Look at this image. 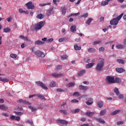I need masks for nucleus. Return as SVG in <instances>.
Instances as JSON below:
<instances>
[{"label":"nucleus","instance_id":"nucleus-11","mask_svg":"<svg viewBox=\"0 0 126 126\" xmlns=\"http://www.w3.org/2000/svg\"><path fill=\"white\" fill-rule=\"evenodd\" d=\"M86 116H88V117H89L90 118H92L94 115H95V112H91L88 111L86 113Z\"/></svg>","mask_w":126,"mask_h":126},{"label":"nucleus","instance_id":"nucleus-5","mask_svg":"<svg viewBox=\"0 0 126 126\" xmlns=\"http://www.w3.org/2000/svg\"><path fill=\"white\" fill-rule=\"evenodd\" d=\"M36 85L37 86H40V87H42L43 89H44V90H48V87L45 85L43 82H40V81H37L36 82Z\"/></svg>","mask_w":126,"mask_h":126},{"label":"nucleus","instance_id":"nucleus-19","mask_svg":"<svg viewBox=\"0 0 126 126\" xmlns=\"http://www.w3.org/2000/svg\"><path fill=\"white\" fill-rule=\"evenodd\" d=\"M85 73H86V71L85 70H82L79 72L78 75L79 76H82V75H84Z\"/></svg>","mask_w":126,"mask_h":126},{"label":"nucleus","instance_id":"nucleus-54","mask_svg":"<svg viewBox=\"0 0 126 126\" xmlns=\"http://www.w3.org/2000/svg\"><path fill=\"white\" fill-rule=\"evenodd\" d=\"M53 41H54V39L53 38H49V39H47V40L48 43H51V42H53Z\"/></svg>","mask_w":126,"mask_h":126},{"label":"nucleus","instance_id":"nucleus-32","mask_svg":"<svg viewBox=\"0 0 126 126\" xmlns=\"http://www.w3.org/2000/svg\"><path fill=\"white\" fill-rule=\"evenodd\" d=\"M56 84L54 81H51L50 84V87H56Z\"/></svg>","mask_w":126,"mask_h":126},{"label":"nucleus","instance_id":"nucleus-20","mask_svg":"<svg viewBox=\"0 0 126 126\" xmlns=\"http://www.w3.org/2000/svg\"><path fill=\"white\" fill-rule=\"evenodd\" d=\"M43 44H45V42L39 40L35 42V45H43Z\"/></svg>","mask_w":126,"mask_h":126},{"label":"nucleus","instance_id":"nucleus-18","mask_svg":"<svg viewBox=\"0 0 126 126\" xmlns=\"http://www.w3.org/2000/svg\"><path fill=\"white\" fill-rule=\"evenodd\" d=\"M95 64V63H89L86 65V68H90L93 66Z\"/></svg>","mask_w":126,"mask_h":126},{"label":"nucleus","instance_id":"nucleus-10","mask_svg":"<svg viewBox=\"0 0 126 126\" xmlns=\"http://www.w3.org/2000/svg\"><path fill=\"white\" fill-rule=\"evenodd\" d=\"M52 76L53 77H60V76H63V73H53L51 74Z\"/></svg>","mask_w":126,"mask_h":126},{"label":"nucleus","instance_id":"nucleus-34","mask_svg":"<svg viewBox=\"0 0 126 126\" xmlns=\"http://www.w3.org/2000/svg\"><path fill=\"white\" fill-rule=\"evenodd\" d=\"M116 48H117L118 50H120L121 49H123V48H124V46L122 44H117L116 46Z\"/></svg>","mask_w":126,"mask_h":126},{"label":"nucleus","instance_id":"nucleus-14","mask_svg":"<svg viewBox=\"0 0 126 126\" xmlns=\"http://www.w3.org/2000/svg\"><path fill=\"white\" fill-rule=\"evenodd\" d=\"M86 100H88V101L86 102L87 105H89L93 104V98H90L88 99H86Z\"/></svg>","mask_w":126,"mask_h":126},{"label":"nucleus","instance_id":"nucleus-49","mask_svg":"<svg viewBox=\"0 0 126 126\" xmlns=\"http://www.w3.org/2000/svg\"><path fill=\"white\" fill-rule=\"evenodd\" d=\"M2 115V116H4V117H6L7 118H8L9 117V115H8V114L6 113H3Z\"/></svg>","mask_w":126,"mask_h":126},{"label":"nucleus","instance_id":"nucleus-48","mask_svg":"<svg viewBox=\"0 0 126 126\" xmlns=\"http://www.w3.org/2000/svg\"><path fill=\"white\" fill-rule=\"evenodd\" d=\"M73 96H79V92H76L74 93L73 94Z\"/></svg>","mask_w":126,"mask_h":126},{"label":"nucleus","instance_id":"nucleus-47","mask_svg":"<svg viewBox=\"0 0 126 126\" xmlns=\"http://www.w3.org/2000/svg\"><path fill=\"white\" fill-rule=\"evenodd\" d=\"M62 65H59L56 67V70H60V69H62Z\"/></svg>","mask_w":126,"mask_h":126},{"label":"nucleus","instance_id":"nucleus-31","mask_svg":"<svg viewBox=\"0 0 126 126\" xmlns=\"http://www.w3.org/2000/svg\"><path fill=\"white\" fill-rule=\"evenodd\" d=\"M62 12L63 14L64 15V14H65V13H66V8L65 7H62Z\"/></svg>","mask_w":126,"mask_h":126},{"label":"nucleus","instance_id":"nucleus-1","mask_svg":"<svg viewBox=\"0 0 126 126\" xmlns=\"http://www.w3.org/2000/svg\"><path fill=\"white\" fill-rule=\"evenodd\" d=\"M44 25H45V21H41L37 24L32 25L31 27V29L33 31H37V30H40V29H42V28L44 27Z\"/></svg>","mask_w":126,"mask_h":126},{"label":"nucleus","instance_id":"nucleus-4","mask_svg":"<svg viewBox=\"0 0 126 126\" xmlns=\"http://www.w3.org/2000/svg\"><path fill=\"white\" fill-rule=\"evenodd\" d=\"M105 81L108 84H113V83H115V77L114 76H107L106 77Z\"/></svg>","mask_w":126,"mask_h":126},{"label":"nucleus","instance_id":"nucleus-13","mask_svg":"<svg viewBox=\"0 0 126 126\" xmlns=\"http://www.w3.org/2000/svg\"><path fill=\"white\" fill-rule=\"evenodd\" d=\"M116 71H117V72H119V73H123V72H125V71H126V70L122 67L121 68H116Z\"/></svg>","mask_w":126,"mask_h":126},{"label":"nucleus","instance_id":"nucleus-28","mask_svg":"<svg viewBox=\"0 0 126 126\" xmlns=\"http://www.w3.org/2000/svg\"><path fill=\"white\" fill-rule=\"evenodd\" d=\"M70 30L71 32H75L76 31V27L75 26H72L70 28Z\"/></svg>","mask_w":126,"mask_h":126},{"label":"nucleus","instance_id":"nucleus-64","mask_svg":"<svg viewBox=\"0 0 126 126\" xmlns=\"http://www.w3.org/2000/svg\"><path fill=\"white\" fill-rule=\"evenodd\" d=\"M120 7L121 8H126V4H123L120 6Z\"/></svg>","mask_w":126,"mask_h":126},{"label":"nucleus","instance_id":"nucleus-25","mask_svg":"<svg viewBox=\"0 0 126 126\" xmlns=\"http://www.w3.org/2000/svg\"><path fill=\"white\" fill-rule=\"evenodd\" d=\"M75 51H80L81 50V47L78 46L77 44H75L74 46Z\"/></svg>","mask_w":126,"mask_h":126},{"label":"nucleus","instance_id":"nucleus-9","mask_svg":"<svg viewBox=\"0 0 126 126\" xmlns=\"http://www.w3.org/2000/svg\"><path fill=\"white\" fill-rule=\"evenodd\" d=\"M54 8H50L49 9H48L47 11L46 12V15H47V16H50V15H51V14H54Z\"/></svg>","mask_w":126,"mask_h":126},{"label":"nucleus","instance_id":"nucleus-7","mask_svg":"<svg viewBox=\"0 0 126 126\" xmlns=\"http://www.w3.org/2000/svg\"><path fill=\"white\" fill-rule=\"evenodd\" d=\"M34 54L36 55V56H37V57H38L39 58H44L45 57V54H44V53L41 52L39 50L34 52Z\"/></svg>","mask_w":126,"mask_h":126},{"label":"nucleus","instance_id":"nucleus-55","mask_svg":"<svg viewBox=\"0 0 126 126\" xmlns=\"http://www.w3.org/2000/svg\"><path fill=\"white\" fill-rule=\"evenodd\" d=\"M10 120H11L12 121H13V120H15V116H13V115H12L10 117Z\"/></svg>","mask_w":126,"mask_h":126},{"label":"nucleus","instance_id":"nucleus-27","mask_svg":"<svg viewBox=\"0 0 126 126\" xmlns=\"http://www.w3.org/2000/svg\"><path fill=\"white\" fill-rule=\"evenodd\" d=\"M0 81H2V82H8V81H9V80L6 78H2L0 77Z\"/></svg>","mask_w":126,"mask_h":126},{"label":"nucleus","instance_id":"nucleus-62","mask_svg":"<svg viewBox=\"0 0 126 126\" xmlns=\"http://www.w3.org/2000/svg\"><path fill=\"white\" fill-rule=\"evenodd\" d=\"M23 13H24L25 14H29V11L28 10L26 11H23Z\"/></svg>","mask_w":126,"mask_h":126},{"label":"nucleus","instance_id":"nucleus-53","mask_svg":"<svg viewBox=\"0 0 126 126\" xmlns=\"http://www.w3.org/2000/svg\"><path fill=\"white\" fill-rule=\"evenodd\" d=\"M99 51L100 52H104L105 51V48L103 47H101L99 49Z\"/></svg>","mask_w":126,"mask_h":126},{"label":"nucleus","instance_id":"nucleus-29","mask_svg":"<svg viewBox=\"0 0 126 126\" xmlns=\"http://www.w3.org/2000/svg\"><path fill=\"white\" fill-rule=\"evenodd\" d=\"M36 18H38V19H43V18H44V15L42 14H38L36 16Z\"/></svg>","mask_w":126,"mask_h":126},{"label":"nucleus","instance_id":"nucleus-16","mask_svg":"<svg viewBox=\"0 0 126 126\" xmlns=\"http://www.w3.org/2000/svg\"><path fill=\"white\" fill-rule=\"evenodd\" d=\"M96 121H97L98 123H100V124H105V121H104L101 118H95Z\"/></svg>","mask_w":126,"mask_h":126},{"label":"nucleus","instance_id":"nucleus-56","mask_svg":"<svg viewBox=\"0 0 126 126\" xmlns=\"http://www.w3.org/2000/svg\"><path fill=\"white\" fill-rule=\"evenodd\" d=\"M62 39L63 40V42H66L67 41V40H68V37H63V38H62Z\"/></svg>","mask_w":126,"mask_h":126},{"label":"nucleus","instance_id":"nucleus-24","mask_svg":"<svg viewBox=\"0 0 126 126\" xmlns=\"http://www.w3.org/2000/svg\"><path fill=\"white\" fill-rule=\"evenodd\" d=\"M117 62L119 63H121L122 64H125V63H126L125 60L122 59H117Z\"/></svg>","mask_w":126,"mask_h":126},{"label":"nucleus","instance_id":"nucleus-8","mask_svg":"<svg viewBox=\"0 0 126 126\" xmlns=\"http://www.w3.org/2000/svg\"><path fill=\"white\" fill-rule=\"evenodd\" d=\"M56 122L57 123H60L62 125H64L65 126H66V125L68 124V122L64 120L58 119Z\"/></svg>","mask_w":126,"mask_h":126},{"label":"nucleus","instance_id":"nucleus-37","mask_svg":"<svg viewBox=\"0 0 126 126\" xmlns=\"http://www.w3.org/2000/svg\"><path fill=\"white\" fill-rule=\"evenodd\" d=\"M92 20H93V19H92V18H89L86 21V24H88V25H90V23H91V22H92Z\"/></svg>","mask_w":126,"mask_h":126},{"label":"nucleus","instance_id":"nucleus-61","mask_svg":"<svg viewBox=\"0 0 126 126\" xmlns=\"http://www.w3.org/2000/svg\"><path fill=\"white\" fill-rule=\"evenodd\" d=\"M71 103H78V100H77V99H73L71 100Z\"/></svg>","mask_w":126,"mask_h":126},{"label":"nucleus","instance_id":"nucleus-15","mask_svg":"<svg viewBox=\"0 0 126 126\" xmlns=\"http://www.w3.org/2000/svg\"><path fill=\"white\" fill-rule=\"evenodd\" d=\"M19 102L20 103H23V104H26V105H30L31 104L30 103H29L28 101H27L23 99H19Z\"/></svg>","mask_w":126,"mask_h":126},{"label":"nucleus","instance_id":"nucleus-23","mask_svg":"<svg viewBox=\"0 0 126 126\" xmlns=\"http://www.w3.org/2000/svg\"><path fill=\"white\" fill-rule=\"evenodd\" d=\"M36 96H37L38 98L40 99V100H46V98H45L43 95H42L40 94H37Z\"/></svg>","mask_w":126,"mask_h":126},{"label":"nucleus","instance_id":"nucleus-60","mask_svg":"<svg viewBox=\"0 0 126 126\" xmlns=\"http://www.w3.org/2000/svg\"><path fill=\"white\" fill-rule=\"evenodd\" d=\"M57 91H58V92H63L64 91L62 89H57Z\"/></svg>","mask_w":126,"mask_h":126},{"label":"nucleus","instance_id":"nucleus-22","mask_svg":"<svg viewBox=\"0 0 126 126\" xmlns=\"http://www.w3.org/2000/svg\"><path fill=\"white\" fill-rule=\"evenodd\" d=\"M8 108L5 105H0V110H4V111H6Z\"/></svg>","mask_w":126,"mask_h":126},{"label":"nucleus","instance_id":"nucleus-3","mask_svg":"<svg viewBox=\"0 0 126 126\" xmlns=\"http://www.w3.org/2000/svg\"><path fill=\"white\" fill-rule=\"evenodd\" d=\"M123 15L124 13H122L116 18L113 19L112 21H110L111 25H117L118 23H119V21L121 20V19L123 17Z\"/></svg>","mask_w":126,"mask_h":126},{"label":"nucleus","instance_id":"nucleus-38","mask_svg":"<svg viewBox=\"0 0 126 126\" xmlns=\"http://www.w3.org/2000/svg\"><path fill=\"white\" fill-rule=\"evenodd\" d=\"M102 41L101 40H98L95 41L94 42V46H95V45H98L99 44H100V43H101Z\"/></svg>","mask_w":126,"mask_h":126},{"label":"nucleus","instance_id":"nucleus-40","mask_svg":"<svg viewBox=\"0 0 126 126\" xmlns=\"http://www.w3.org/2000/svg\"><path fill=\"white\" fill-rule=\"evenodd\" d=\"M60 113H62V114H63L64 115L67 114V112H66V110H60Z\"/></svg>","mask_w":126,"mask_h":126},{"label":"nucleus","instance_id":"nucleus-44","mask_svg":"<svg viewBox=\"0 0 126 126\" xmlns=\"http://www.w3.org/2000/svg\"><path fill=\"white\" fill-rule=\"evenodd\" d=\"M51 5V3H41L39 4V6H45V5Z\"/></svg>","mask_w":126,"mask_h":126},{"label":"nucleus","instance_id":"nucleus-45","mask_svg":"<svg viewBox=\"0 0 126 126\" xmlns=\"http://www.w3.org/2000/svg\"><path fill=\"white\" fill-rule=\"evenodd\" d=\"M75 84H74V83H73V82H71V83H69L68 84H67V86L68 87H71L72 86H74Z\"/></svg>","mask_w":126,"mask_h":126},{"label":"nucleus","instance_id":"nucleus-17","mask_svg":"<svg viewBox=\"0 0 126 126\" xmlns=\"http://www.w3.org/2000/svg\"><path fill=\"white\" fill-rule=\"evenodd\" d=\"M122 79L120 78H114V83H121Z\"/></svg>","mask_w":126,"mask_h":126},{"label":"nucleus","instance_id":"nucleus-52","mask_svg":"<svg viewBox=\"0 0 126 126\" xmlns=\"http://www.w3.org/2000/svg\"><path fill=\"white\" fill-rule=\"evenodd\" d=\"M6 20L8 21V22H10V21L12 20V17H9L6 19Z\"/></svg>","mask_w":126,"mask_h":126},{"label":"nucleus","instance_id":"nucleus-30","mask_svg":"<svg viewBox=\"0 0 126 126\" xmlns=\"http://www.w3.org/2000/svg\"><path fill=\"white\" fill-rule=\"evenodd\" d=\"M88 51L89 53H95L96 52V50L93 48H89Z\"/></svg>","mask_w":126,"mask_h":126},{"label":"nucleus","instance_id":"nucleus-6","mask_svg":"<svg viewBox=\"0 0 126 126\" xmlns=\"http://www.w3.org/2000/svg\"><path fill=\"white\" fill-rule=\"evenodd\" d=\"M26 5L29 9H34V8H35V5L32 4V1L27 3Z\"/></svg>","mask_w":126,"mask_h":126},{"label":"nucleus","instance_id":"nucleus-36","mask_svg":"<svg viewBox=\"0 0 126 126\" xmlns=\"http://www.w3.org/2000/svg\"><path fill=\"white\" fill-rule=\"evenodd\" d=\"M29 109H31L32 112H36L37 111V108H33V106H29Z\"/></svg>","mask_w":126,"mask_h":126},{"label":"nucleus","instance_id":"nucleus-21","mask_svg":"<svg viewBox=\"0 0 126 126\" xmlns=\"http://www.w3.org/2000/svg\"><path fill=\"white\" fill-rule=\"evenodd\" d=\"M121 112V110H115L113 111V112H111L110 113V115L111 116H114V115H117L118 113H120Z\"/></svg>","mask_w":126,"mask_h":126},{"label":"nucleus","instance_id":"nucleus-39","mask_svg":"<svg viewBox=\"0 0 126 126\" xmlns=\"http://www.w3.org/2000/svg\"><path fill=\"white\" fill-rule=\"evenodd\" d=\"M82 17H84V18H86L87 17H88V14L87 13L86 14H84L83 15H81L79 17V18H82Z\"/></svg>","mask_w":126,"mask_h":126},{"label":"nucleus","instance_id":"nucleus-59","mask_svg":"<svg viewBox=\"0 0 126 126\" xmlns=\"http://www.w3.org/2000/svg\"><path fill=\"white\" fill-rule=\"evenodd\" d=\"M119 99H123L124 98V94H120L118 96Z\"/></svg>","mask_w":126,"mask_h":126},{"label":"nucleus","instance_id":"nucleus-26","mask_svg":"<svg viewBox=\"0 0 126 126\" xmlns=\"http://www.w3.org/2000/svg\"><path fill=\"white\" fill-rule=\"evenodd\" d=\"M103 101H100L97 103V106L98 107V108H102L103 107Z\"/></svg>","mask_w":126,"mask_h":126},{"label":"nucleus","instance_id":"nucleus-58","mask_svg":"<svg viewBox=\"0 0 126 126\" xmlns=\"http://www.w3.org/2000/svg\"><path fill=\"white\" fill-rule=\"evenodd\" d=\"M79 14H80V13L79 12H78L75 14H72V16H78V15H79Z\"/></svg>","mask_w":126,"mask_h":126},{"label":"nucleus","instance_id":"nucleus-50","mask_svg":"<svg viewBox=\"0 0 126 126\" xmlns=\"http://www.w3.org/2000/svg\"><path fill=\"white\" fill-rule=\"evenodd\" d=\"M15 121H17V122H19V121H20V117L19 116L15 117Z\"/></svg>","mask_w":126,"mask_h":126},{"label":"nucleus","instance_id":"nucleus-46","mask_svg":"<svg viewBox=\"0 0 126 126\" xmlns=\"http://www.w3.org/2000/svg\"><path fill=\"white\" fill-rule=\"evenodd\" d=\"M14 113L16 114V115H17V116H22V115H23V113L22 112L15 111Z\"/></svg>","mask_w":126,"mask_h":126},{"label":"nucleus","instance_id":"nucleus-2","mask_svg":"<svg viewBox=\"0 0 126 126\" xmlns=\"http://www.w3.org/2000/svg\"><path fill=\"white\" fill-rule=\"evenodd\" d=\"M104 64L105 60L103 59L100 58L99 59V62H98L95 67L96 70H97V71H102V70H103V67H104Z\"/></svg>","mask_w":126,"mask_h":126},{"label":"nucleus","instance_id":"nucleus-41","mask_svg":"<svg viewBox=\"0 0 126 126\" xmlns=\"http://www.w3.org/2000/svg\"><path fill=\"white\" fill-rule=\"evenodd\" d=\"M108 3H109V2H108L107 1H102L101 2V6H104V5H107Z\"/></svg>","mask_w":126,"mask_h":126},{"label":"nucleus","instance_id":"nucleus-43","mask_svg":"<svg viewBox=\"0 0 126 126\" xmlns=\"http://www.w3.org/2000/svg\"><path fill=\"white\" fill-rule=\"evenodd\" d=\"M114 92L116 93V95H119V94H120V92H119V89L117 88H115Z\"/></svg>","mask_w":126,"mask_h":126},{"label":"nucleus","instance_id":"nucleus-42","mask_svg":"<svg viewBox=\"0 0 126 126\" xmlns=\"http://www.w3.org/2000/svg\"><path fill=\"white\" fill-rule=\"evenodd\" d=\"M104 114H106V110H103L100 111L99 113L100 116H104Z\"/></svg>","mask_w":126,"mask_h":126},{"label":"nucleus","instance_id":"nucleus-33","mask_svg":"<svg viewBox=\"0 0 126 126\" xmlns=\"http://www.w3.org/2000/svg\"><path fill=\"white\" fill-rule=\"evenodd\" d=\"M10 57L12 59H16V58H17V55L15 54L12 53L10 55Z\"/></svg>","mask_w":126,"mask_h":126},{"label":"nucleus","instance_id":"nucleus-12","mask_svg":"<svg viewBox=\"0 0 126 126\" xmlns=\"http://www.w3.org/2000/svg\"><path fill=\"white\" fill-rule=\"evenodd\" d=\"M79 89H80V90H83V91H86V90H88V87L80 85L79 86Z\"/></svg>","mask_w":126,"mask_h":126},{"label":"nucleus","instance_id":"nucleus-63","mask_svg":"<svg viewBox=\"0 0 126 126\" xmlns=\"http://www.w3.org/2000/svg\"><path fill=\"white\" fill-rule=\"evenodd\" d=\"M24 41H27V42H29V41H30V40H29V39H28V37H25L24 38Z\"/></svg>","mask_w":126,"mask_h":126},{"label":"nucleus","instance_id":"nucleus-35","mask_svg":"<svg viewBox=\"0 0 126 126\" xmlns=\"http://www.w3.org/2000/svg\"><path fill=\"white\" fill-rule=\"evenodd\" d=\"M10 31L11 30L9 28H5L3 30V32H4L5 33H8L9 32H10Z\"/></svg>","mask_w":126,"mask_h":126},{"label":"nucleus","instance_id":"nucleus-57","mask_svg":"<svg viewBox=\"0 0 126 126\" xmlns=\"http://www.w3.org/2000/svg\"><path fill=\"white\" fill-rule=\"evenodd\" d=\"M117 125V126H120V125H124V122H118Z\"/></svg>","mask_w":126,"mask_h":126},{"label":"nucleus","instance_id":"nucleus-51","mask_svg":"<svg viewBox=\"0 0 126 126\" xmlns=\"http://www.w3.org/2000/svg\"><path fill=\"white\" fill-rule=\"evenodd\" d=\"M61 58L62 59H63V60H64V59L66 60V59H67L68 57L67 55H63V56H61Z\"/></svg>","mask_w":126,"mask_h":126}]
</instances>
